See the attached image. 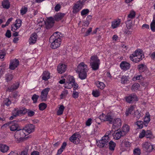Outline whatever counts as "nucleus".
Instances as JSON below:
<instances>
[{
	"mask_svg": "<svg viewBox=\"0 0 155 155\" xmlns=\"http://www.w3.org/2000/svg\"><path fill=\"white\" fill-rule=\"evenodd\" d=\"M120 67L122 70L124 71H126L130 69V65L129 63L124 61L121 62L120 64Z\"/></svg>",
	"mask_w": 155,
	"mask_h": 155,
	"instance_id": "14",
	"label": "nucleus"
},
{
	"mask_svg": "<svg viewBox=\"0 0 155 155\" xmlns=\"http://www.w3.org/2000/svg\"><path fill=\"white\" fill-rule=\"evenodd\" d=\"M21 21L19 19H17L15 24L12 26V30L13 31H15L21 27Z\"/></svg>",
	"mask_w": 155,
	"mask_h": 155,
	"instance_id": "11",
	"label": "nucleus"
},
{
	"mask_svg": "<svg viewBox=\"0 0 155 155\" xmlns=\"http://www.w3.org/2000/svg\"><path fill=\"white\" fill-rule=\"evenodd\" d=\"M80 137L79 134L78 133H75L72 135L70 138V140L72 142L75 140L76 139Z\"/></svg>",
	"mask_w": 155,
	"mask_h": 155,
	"instance_id": "40",
	"label": "nucleus"
},
{
	"mask_svg": "<svg viewBox=\"0 0 155 155\" xmlns=\"http://www.w3.org/2000/svg\"><path fill=\"white\" fill-rule=\"evenodd\" d=\"M87 65L83 62L80 63L78 66L77 71H88Z\"/></svg>",
	"mask_w": 155,
	"mask_h": 155,
	"instance_id": "12",
	"label": "nucleus"
},
{
	"mask_svg": "<svg viewBox=\"0 0 155 155\" xmlns=\"http://www.w3.org/2000/svg\"><path fill=\"white\" fill-rule=\"evenodd\" d=\"M28 8L27 7H24L21 8V14L22 15H24L27 12Z\"/></svg>",
	"mask_w": 155,
	"mask_h": 155,
	"instance_id": "58",
	"label": "nucleus"
},
{
	"mask_svg": "<svg viewBox=\"0 0 155 155\" xmlns=\"http://www.w3.org/2000/svg\"><path fill=\"white\" fill-rule=\"evenodd\" d=\"M10 130L12 131L18 130L19 129V126L17 122L14 121L8 124Z\"/></svg>",
	"mask_w": 155,
	"mask_h": 155,
	"instance_id": "9",
	"label": "nucleus"
},
{
	"mask_svg": "<svg viewBox=\"0 0 155 155\" xmlns=\"http://www.w3.org/2000/svg\"><path fill=\"white\" fill-rule=\"evenodd\" d=\"M140 85L138 83H135L132 86L131 90L133 91H135L138 90L139 87Z\"/></svg>",
	"mask_w": 155,
	"mask_h": 155,
	"instance_id": "43",
	"label": "nucleus"
},
{
	"mask_svg": "<svg viewBox=\"0 0 155 155\" xmlns=\"http://www.w3.org/2000/svg\"><path fill=\"white\" fill-rule=\"evenodd\" d=\"M15 134V140H16L18 143H19L21 142L23 140V138L21 135L20 132L18 130H17Z\"/></svg>",
	"mask_w": 155,
	"mask_h": 155,
	"instance_id": "21",
	"label": "nucleus"
},
{
	"mask_svg": "<svg viewBox=\"0 0 155 155\" xmlns=\"http://www.w3.org/2000/svg\"><path fill=\"white\" fill-rule=\"evenodd\" d=\"M135 16L136 12L132 10L130 11L129 14L128 15L127 18L132 20L135 18Z\"/></svg>",
	"mask_w": 155,
	"mask_h": 155,
	"instance_id": "33",
	"label": "nucleus"
},
{
	"mask_svg": "<svg viewBox=\"0 0 155 155\" xmlns=\"http://www.w3.org/2000/svg\"><path fill=\"white\" fill-rule=\"evenodd\" d=\"M92 119L89 118L86 122V125L87 126H89L92 123Z\"/></svg>",
	"mask_w": 155,
	"mask_h": 155,
	"instance_id": "64",
	"label": "nucleus"
},
{
	"mask_svg": "<svg viewBox=\"0 0 155 155\" xmlns=\"http://www.w3.org/2000/svg\"><path fill=\"white\" fill-rule=\"evenodd\" d=\"M112 128L115 130H117L120 128L122 124V121L120 118L114 119L112 123Z\"/></svg>",
	"mask_w": 155,
	"mask_h": 155,
	"instance_id": "8",
	"label": "nucleus"
},
{
	"mask_svg": "<svg viewBox=\"0 0 155 155\" xmlns=\"http://www.w3.org/2000/svg\"><path fill=\"white\" fill-rule=\"evenodd\" d=\"M45 25L46 28L47 29H49L51 28L54 25L49 23L47 22H45Z\"/></svg>",
	"mask_w": 155,
	"mask_h": 155,
	"instance_id": "63",
	"label": "nucleus"
},
{
	"mask_svg": "<svg viewBox=\"0 0 155 155\" xmlns=\"http://www.w3.org/2000/svg\"><path fill=\"white\" fill-rule=\"evenodd\" d=\"M143 122L142 121H138L136 122V124L139 129H141L143 127Z\"/></svg>",
	"mask_w": 155,
	"mask_h": 155,
	"instance_id": "53",
	"label": "nucleus"
},
{
	"mask_svg": "<svg viewBox=\"0 0 155 155\" xmlns=\"http://www.w3.org/2000/svg\"><path fill=\"white\" fill-rule=\"evenodd\" d=\"M89 12L88 9H86L83 10L81 12V15L83 16L88 14Z\"/></svg>",
	"mask_w": 155,
	"mask_h": 155,
	"instance_id": "60",
	"label": "nucleus"
},
{
	"mask_svg": "<svg viewBox=\"0 0 155 155\" xmlns=\"http://www.w3.org/2000/svg\"><path fill=\"white\" fill-rule=\"evenodd\" d=\"M3 104L4 105L8 106L11 104V101L9 99L6 98L4 100Z\"/></svg>",
	"mask_w": 155,
	"mask_h": 155,
	"instance_id": "52",
	"label": "nucleus"
},
{
	"mask_svg": "<svg viewBox=\"0 0 155 155\" xmlns=\"http://www.w3.org/2000/svg\"><path fill=\"white\" fill-rule=\"evenodd\" d=\"M2 5L4 8L8 9L10 7V3L8 0H4L2 2Z\"/></svg>",
	"mask_w": 155,
	"mask_h": 155,
	"instance_id": "37",
	"label": "nucleus"
},
{
	"mask_svg": "<svg viewBox=\"0 0 155 155\" xmlns=\"http://www.w3.org/2000/svg\"><path fill=\"white\" fill-rule=\"evenodd\" d=\"M37 35L35 33L32 34L29 38V42L30 45H33L35 44L37 39Z\"/></svg>",
	"mask_w": 155,
	"mask_h": 155,
	"instance_id": "17",
	"label": "nucleus"
},
{
	"mask_svg": "<svg viewBox=\"0 0 155 155\" xmlns=\"http://www.w3.org/2000/svg\"><path fill=\"white\" fill-rule=\"evenodd\" d=\"M95 84L98 88L101 90L103 89L105 86V85L104 83L98 81H97L95 82Z\"/></svg>",
	"mask_w": 155,
	"mask_h": 155,
	"instance_id": "30",
	"label": "nucleus"
},
{
	"mask_svg": "<svg viewBox=\"0 0 155 155\" xmlns=\"http://www.w3.org/2000/svg\"><path fill=\"white\" fill-rule=\"evenodd\" d=\"M150 120V115L149 112H147L144 118V124L147 126Z\"/></svg>",
	"mask_w": 155,
	"mask_h": 155,
	"instance_id": "23",
	"label": "nucleus"
},
{
	"mask_svg": "<svg viewBox=\"0 0 155 155\" xmlns=\"http://www.w3.org/2000/svg\"><path fill=\"white\" fill-rule=\"evenodd\" d=\"M144 58L143 51L140 49L136 50L130 56V59L133 62L137 63Z\"/></svg>",
	"mask_w": 155,
	"mask_h": 155,
	"instance_id": "2",
	"label": "nucleus"
},
{
	"mask_svg": "<svg viewBox=\"0 0 155 155\" xmlns=\"http://www.w3.org/2000/svg\"><path fill=\"white\" fill-rule=\"evenodd\" d=\"M121 22V20L120 19H114L111 22V28L113 29L117 28L120 26Z\"/></svg>",
	"mask_w": 155,
	"mask_h": 155,
	"instance_id": "15",
	"label": "nucleus"
},
{
	"mask_svg": "<svg viewBox=\"0 0 155 155\" xmlns=\"http://www.w3.org/2000/svg\"><path fill=\"white\" fill-rule=\"evenodd\" d=\"M19 83L18 82L15 83L12 85L8 89L10 91H12L14 90L17 89L19 87Z\"/></svg>",
	"mask_w": 155,
	"mask_h": 155,
	"instance_id": "28",
	"label": "nucleus"
},
{
	"mask_svg": "<svg viewBox=\"0 0 155 155\" xmlns=\"http://www.w3.org/2000/svg\"><path fill=\"white\" fill-rule=\"evenodd\" d=\"M113 119V117L110 114H107L106 116L105 121H108L110 124H111L112 123Z\"/></svg>",
	"mask_w": 155,
	"mask_h": 155,
	"instance_id": "39",
	"label": "nucleus"
},
{
	"mask_svg": "<svg viewBox=\"0 0 155 155\" xmlns=\"http://www.w3.org/2000/svg\"><path fill=\"white\" fill-rule=\"evenodd\" d=\"M145 135L147 138H151L153 136L152 132L150 130H147L146 132Z\"/></svg>",
	"mask_w": 155,
	"mask_h": 155,
	"instance_id": "50",
	"label": "nucleus"
},
{
	"mask_svg": "<svg viewBox=\"0 0 155 155\" xmlns=\"http://www.w3.org/2000/svg\"><path fill=\"white\" fill-rule=\"evenodd\" d=\"M19 63L18 60L16 59L11 61L9 65V68L13 70L15 69L19 65Z\"/></svg>",
	"mask_w": 155,
	"mask_h": 155,
	"instance_id": "16",
	"label": "nucleus"
},
{
	"mask_svg": "<svg viewBox=\"0 0 155 155\" xmlns=\"http://www.w3.org/2000/svg\"><path fill=\"white\" fill-rule=\"evenodd\" d=\"M9 149V147L5 144L0 143V151L3 153L7 152Z\"/></svg>",
	"mask_w": 155,
	"mask_h": 155,
	"instance_id": "24",
	"label": "nucleus"
},
{
	"mask_svg": "<svg viewBox=\"0 0 155 155\" xmlns=\"http://www.w3.org/2000/svg\"><path fill=\"white\" fill-rule=\"evenodd\" d=\"M79 93L75 91H74L72 94V97L74 98H77L78 97Z\"/></svg>",
	"mask_w": 155,
	"mask_h": 155,
	"instance_id": "59",
	"label": "nucleus"
},
{
	"mask_svg": "<svg viewBox=\"0 0 155 155\" xmlns=\"http://www.w3.org/2000/svg\"><path fill=\"white\" fill-rule=\"evenodd\" d=\"M35 128V127L34 125L30 124L26 126L25 129L28 135L29 134L34 131Z\"/></svg>",
	"mask_w": 155,
	"mask_h": 155,
	"instance_id": "20",
	"label": "nucleus"
},
{
	"mask_svg": "<svg viewBox=\"0 0 155 155\" xmlns=\"http://www.w3.org/2000/svg\"><path fill=\"white\" fill-rule=\"evenodd\" d=\"M13 78V76L12 74H7L5 75V79L7 82L10 81Z\"/></svg>",
	"mask_w": 155,
	"mask_h": 155,
	"instance_id": "42",
	"label": "nucleus"
},
{
	"mask_svg": "<svg viewBox=\"0 0 155 155\" xmlns=\"http://www.w3.org/2000/svg\"><path fill=\"white\" fill-rule=\"evenodd\" d=\"M39 96L36 95V94H34L32 97L31 99L33 101V102L35 103H36L37 101V99L39 98Z\"/></svg>",
	"mask_w": 155,
	"mask_h": 155,
	"instance_id": "56",
	"label": "nucleus"
},
{
	"mask_svg": "<svg viewBox=\"0 0 155 155\" xmlns=\"http://www.w3.org/2000/svg\"><path fill=\"white\" fill-rule=\"evenodd\" d=\"M128 81L127 77L126 76H123L121 79V82L122 84H125Z\"/></svg>",
	"mask_w": 155,
	"mask_h": 155,
	"instance_id": "49",
	"label": "nucleus"
},
{
	"mask_svg": "<svg viewBox=\"0 0 155 155\" xmlns=\"http://www.w3.org/2000/svg\"><path fill=\"white\" fill-rule=\"evenodd\" d=\"M108 144L109 149L111 151H114L116 146V143L111 140L108 142Z\"/></svg>",
	"mask_w": 155,
	"mask_h": 155,
	"instance_id": "26",
	"label": "nucleus"
},
{
	"mask_svg": "<svg viewBox=\"0 0 155 155\" xmlns=\"http://www.w3.org/2000/svg\"><path fill=\"white\" fill-rule=\"evenodd\" d=\"M68 94V91L66 90H64L60 95L61 99H62L65 98Z\"/></svg>",
	"mask_w": 155,
	"mask_h": 155,
	"instance_id": "44",
	"label": "nucleus"
},
{
	"mask_svg": "<svg viewBox=\"0 0 155 155\" xmlns=\"http://www.w3.org/2000/svg\"><path fill=\"white\" fill-rule=\"evenodd\" d=\"M18 130L20 132V133L21 134V135L23 138L25 137L26 135H28L25 129L23 128V129H19Z\"/></svg>",
	"mask_w": 155,
	"mask_h": 155,
	"instance_id": "38",
	"label": "nucleus"
},
{
	"mask_svg": "<svg viewBox=\"0 0 155 155\" xmlns=\"http://www.w3.org/2000/svg\"><path fill=\"white\" fill-rule=\"evenodd\" d=\"M129 127L128 125L124 124L123 126L122 131H121L123 134H124L125 135L129 131Z\"/></svg>",
	"mask_w": 155,
	"mask_h": 155,
	"instance_id": "35",
	"label": "nucleus"
},
{
	"mask_svg": "<svg viewBox=\"0 0 155 155\" xmlns=\"http://www.w3.org/2000/svg\"><path fill=\"white\" fill-rule=\"evenodd\" d=\"M141 111H139L138 110L135 111L134 113V118L136 120L139 119L141 117H142Z\"/></svg>",
	"mask_w": 155,
	"mask_h": 155,
	"instance_id": "34",
	"label": "nucleus"
},
{
	"mask_svg": "<svg viewBox=\"0 0 155 155\" xmlns=\"http://www.w3.org/2000/svg\"><path fill=\"white\" fill-rule=\"evenodd\" d=\"M84 4L82 2L81 0H79L77 2L73 7V13L76 14L82 8Z\"/></svg>",
	"mask_w": 155,
	"mask_h": 155,
	"instance_id": "6",
	"label": "nucleus"
},
{
	"mask_svg": "<svg viewBox=\"0 0 155 155\" xmlns=\"http://www.w3.org/2000/svg\"><path fill=\"white\" fill-rule=\"evenodd\" d=\"M150 28L153 32L155 31V19H153L150 24Z\"/></svg>",
	"mask_w": 155,
	"mask_h": 155,
	"instance_id": "51",
	"label": "nucleus"
},
{
	"mask_svg": "<svg viewBox=\"0 0 155 155\" xmlns=\"http://www.w3.org/2000/svg\"><path fill=\"white\" fill-rule=\"evenodd\" d=\"M143 147L147 152H150L153 149V146L150 142H146L143 144Z\"/></svg>",
	"mask_w": 155,
	"mask_h": 155,
	"instance_id": "10",
	"label": "nucleus"
},
{
	"mask_svg": "<svg viewBox=\"0 0 155 155\" xmlns=\"http://www.w3.org/2000/svg\"><path fill=\"white\" fill-rule=\"evenodd\" d=\"M138 68L140 72H142L146 70V67L144 64H141L138 66Z\"/></svg>",
	"mask_w": 155,
	"mask_h": 155,
	"instance_id": "41",
	"label": "nucleus"
},
{
	"mask_svg": "<svg viewBox=\"0 0 155 155\" xmlns=\"http://www.w3.org/2000/svg\"><path fill=\"white\" fill-rule=\"evenodd\" d=\"M132 27L130 26H126L124 30V32L126 35H130L133 31V29L132 28Z\"/></svg>",
	"mask_w": 155,
	"mask_h": 155,
	"instance_id": "29",
	"label": "nucleus"
},
{
	"mask_svg": "<svg viewBox=\"0 0 155 155\" xmlns=\"http://www.w3.org/2000/svg\"><path fill=\"white\" fill-rule=\"evenodd\" d=\"M132 20L130 19H128L127 18V21L126 23V26H130L132 27L133 26V24L132 23Z\"/></svg>",
	"mask_w": 155,
	"mask_h": 155,
	"instance_id": "54",
	"label": "nucleus"
},
{
	"mask_svg": "<svg viewBox=\"0 0 155 155\" xmlns=\"http://www.w3.org/2000/svg\"><path fill=\"white\" fill-rule=\"evenodd\" d=\"M27 112L26 109L23 108L21 109L18 110V109H15L12 111L13 116L10 118V120H12L14 118L18 116L22 115L25 114Z\"/></svg>",
	"mask_w": 155,
	"mask_h": 155,
	"instance_id": "5",
	"label": "nucleus"
},
{
	"mask_svg": "<svg viewBox=\"0 0 155 155\" xmlns=\"http://www.w3.org/2000/svg\"><path fill=\"white\" fill-rule=\"evenodd\" d=\"M92 94L95 97H97L100 95V92L98 90H93Z\"/></svg>",
	"mask_w": 155,
	"mask_h": 155,
	"instance_id": "47",
	"label": "nucleus"
},
{
	"mask_svg": "<svg viewBox=\"0 0 155 155\" xmlns=\"http://www.w3.org/2000/svg\"><path fill=\"white\" fill-rule=\"evenodd\" d=\"M61 33L58 32L54 33L50 38L49 41L51 43V47L54 49L59 47L61 43V38L62 37L60 36Z\"/></svg>",
	"mask_w": 155,
	"mask_h": 155,
	"instance_id": "1",
	"label": "nucleus"
},
{
	"mask_svg": "<svg viewBox=\"0 0 155 155\" xmlns=\"http://www.w3.org/2000/svg\"><path fill=\"white\" fill-rule=\"evenodd\" d=\"M124 135V134H123L120 130L115 131L113 134L114 138L115 140H118L121 136Z\"/></svg>",
	"mask_w": 155,
	"mask_h": 155,
	"instance_id": "19",
	"label": "nucleus"
},
{
	"mask_svg": "<svg viewBox=\"0 0 155 155\" xmlns=\"http://www.w3.org/2000/svg\"><path fill=\"white\" fill-rule=\"evenodd\" d=\"M50 90L49 87L46 88L42 90L40 96V98L42 101H46L48 97V95Z\"/></svg>",
	"mask_w": 155,
	"mask_h": 155,
	"instance_id": "7",
	"label": "nucleus"
},
{
	"mask_svg": "<svg viewBox=\"0 0 155 155\" xmlns=\"http://www.w3.org/2000/svg\"><path fill=\"white\" fill-rule=\"evenodd\" d=\"M125 100L127 102L130 103H132L135 101H138L137 96L134 94H132L126 97Z\"/></svg>",
	"mask_w": 155,
	"mask_h": 155,
	"instance_id": "13",
	"label": "nucleus"
},
{
	"mask_svg": "<svg viewBox=\"0 0 155 155\" xmlns=\"http://www.w3.org/2000/svg\"><path fill=\"white\" fill-rule=\"evenodd\" d=\"M106 116V115L102 113L99 116L98 118L101 121H105Z\"/></svg>",
	"mask_w": 155,
	"mask_h": 155,
	"instance_id": "57",
	"label": "nucleus"
},
{
	"mask_svg": "<svg viewBox=\"0 0 155 155\" xmlns=\"http://www.w3.org/2000/svg\"><path fill=\"white\" fill-rule=\"evenodd\" d=\"M146 131L144 130H142V131L140 133L139 137L140 138H143L145 136H146Z\"/></svg>",
	"mask_w": 155,
	"mask_h": 155,
	"instance_id": "61",
	"label": "nucleus"
},
{
	"mask_svg": "<svg viewBox=\"0 0 155 155\" xmlns=\"http://www.w3.org/2000/svg\"><path fill=\"white\" fill-rule=\"evenodd\" d=\"M143 78V77L141 75L138 74L135 75L133 78L132 80L134 81H135L137 80H141Z\"/></svg>",
	"mask_w": 155,
	"mask_h": 155,
	"instance_id": "48",
	"label": "nucleus"
},
{
	"mask_svg": "<svg viewBox=\"0 0 155 155\" xmlns=\"http://www.w3.org/2000/svg\"><path fill=\"white\" fill-rule=\"evenodd\" d=\"M100 63V60L97 55L91 56L90 60V65L92 70H97L99 68Z\"/></svg>",
	"mask_w": 155,
	"mask_h": 155,
	"instance_id": "4",
	"label": "nucleus"
},
{
	"mask_svg": "<svg viewBox=\"0 0 155 155\" xmlns=\"http://www.w3.org/2000/svg\"><path fill=\"white\" fill-rule=\"evenodd\" d=\"M46 22L54 25V20L53 18L50 17L47 19Z\"/></svg>",
	"mask_w": 155,
	"mask_h": 155,
	"instance_id": "62",
	"label": "nucleus"
},
{
	"mask_svg": "<svg viewBox=\"0 0 155 155\" xmlns=\"http://www.w3.org/2000/svg\"><path fill=\"white\" fill-rule=\"evenodd\" d=\"M39 109L41 110H44L47 107V106L46 104L44 103H40L39 105Z\"/></svg>",
	"mask_w": 155,
	"mask_h": 155,
	"instance_id": "46",
	"label": "nucleus"
},
{
	"mask_svg": "<svg viewBox=\"0 0 155 155\" xmlns=\"http://www.w3.org/2000/svg\"><path fill=\"white\" fill-rule=\"evenodd\" d=\"M67 66L66 65L63 64H60L57 67V71L58 73L62 74L66 71Z\"/></svg>",
	"mask_w": 155,
	"mask_h": 155,
	"instance_id": "18",
	"label": "nucleus"
},
{
	"mask_svg": "<svg viewBox=\"0 0 155 155\" xmlns=\"http://www.w3.org/2000/svg\"><path fill=\"white\" fill-rule=\"evenodd\" d=\"M64 109L65 107L63 105H60L58 110L57 112V114L58 115H62L63 113V112Z\"/></svg>",
	"mask_w": 155,
	"mask_h": 155,
	"instance_id": "36",
	"label": "nucleus"
},
{
	"mask_svg": "<svg viewBox=\"0 0 155 155\" xmlns=\"http://www.w3.org/2000/svg\"><path fill=\"white\" fill-rule=\"evenodd\" d=\"M73 83L67 82L64 84V87L66 88L71 89L73 87Z\"/></svg>",
	"mask_w": 155,
	"mask_h": 155,
	"instance_id": "45",
	"label": "nucleus"
},
{
	"mask_svg": "<svg viewBox=\"0 0 155 155\" xmlns=\"http://www.w3.org/2000/svg\"><path fill=\"white\" fill-rule=\"evenodd\" d=\"M50 73L47 71H45L43 72L42 74V79L46 81L50 78Z\"/></svg>",
	"mask_w": 155,
	"mask_h": 155,
	"instance_id": "31",
	"label": "nucleus"
},
{
	"mask_svg": "<svg viewBox=\"0 0 155 155\" xmlns=\"http://www.w3.org/2000/svg\"><path fill=\"white\" fill-rule=\"evenodd\" d=\"M134 109V107L133 106H131L128 107L127 109L126 110L125 114L126 116H128L130 114H133V112Z\"/></svg>",
	"mask_w": 155,
	"mask_h": 155,
	"instance_id": "32",
	"label": "nucleus"
},
{
	"mask_svg": "<svg viewBox=\"0 0 155 155\" xmlns=\"http://www.w3.org/2000/svg\"><path fill=\"white\" fill-rule=\"evenodd\" d=\"M134 155H140V150L139 148H136L134 150Z\"/></svg>",
	"mask_w": 155,
	"mask_h": 155,
	"instance_id": "55",
	"label": "nucleus"
},
{
	"mask_svg": "<svg viewBox=\"0 0 155 155\" xmlns=\"http://www.w3.org/2000/svg\"><path fill=\"white\" fill-rule=\"evenodd\" d=\"M78 73L79 78L81 79H85L87 77L88 71H77Z\"/></svg>",
	"mask_w": 155,
	"mask_h": 155,
	"instance_id": "25",
	"label": "nucleus"
},
{
	"mask_svg": "<svg viewBox=\"0 0 155 155\" xmlns=\"http://www.w3.org/2000/svg\"><path fill=\"white\" fill-rule=\"evenodd\" d=\"M66 145V143L65 142H63L61 148L58 150L56 155H60L65 149Z\"/></svg>",
	"mask_w": 155,
	"mask_h": 155,
	"instance_id": "27",
	"label": "nucleus"
},
{
	"mask_svg": "<svg viewBox=\"0 0 155 155\" xmlns=\"http://www.w3.org/2000/svg\"><path fill=\"white\" fill-rule=\"evenodd\" d=\"M65 14L61 13H56L54 16V18L55 21H57L61 20L65 15Z\"/></svg>",
	"mask_w": 155,
	"mask_h": 155,
	"instance_id": "22",
	"label": "nucleus"
},
{
	"mask_svg": "<svg viewBox=\"0 0 155 155\" xmlns=\"http://www.w3.org/2000/svg\"><path fill=\"white\" fill-rule=\"evenodd\" d=\"M111 133L110 131L107 132L105 135L102 137L101 139L96 142L97 145L100 147L107 148L108 147V143L110 140L109 134Z\"/></svg>",
	"mask_w": 155,
	"mask_h": 155,
	"instance_id": "3",
	"label": "nucleus"
}]
</instances>
